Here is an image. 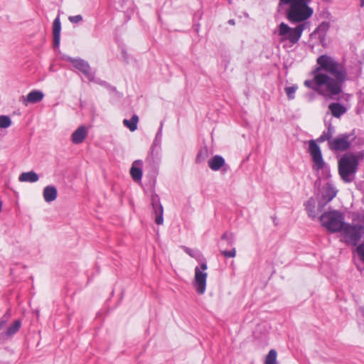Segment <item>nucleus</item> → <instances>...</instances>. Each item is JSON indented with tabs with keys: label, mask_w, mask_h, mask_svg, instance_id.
<instances>
[{
	"label": "nucleus",
	"mask_w": 364,
	"mask_h": 364,
	"mask_svg": "<svg viewBox=\"0 0 364 364\" xmlns=\"http://www.w3.org/2000/svg\"><path fill=\"white\" fill-rule=\"evenodd\" d=\"M316 63L318 66L312 71L313 79L305 80L304 85L321 95L333 99L335 95L342 92L346 70L343 65L326 54L318 57Z\"/></svg>",
	"instance_id": "f257e3e1"
},
{
	"label": "nucleus",
	"mask_w": 364,
	"mask_h": 364,
	"mask_svg": "<svg viewBox=\"0 0 364 364\" xmlns=\"http://www.w3.org/2000/svg\"><path fill=\"white\" fill-rule=\"evenodd\" d=\"M310 0H279V6H289L286 11V18L292 23H301L310 18L313 9L308 4Z\"/></svg>",
	"instance_id": "f03ea898"
},
{
	"label": "nucleus",
	"mask_w": 364,
	"mask_h": 364,
	"mask_svg": "<svg viewBox=\"0 0 364 364\" xmlns=\"http://www.w3.org/2000/svg\"><path fill=\"white\" fill-rule=\"evenodd\" d=\"M358 168V163L356 161L353 153L345 154L338 160V173L345 183H351L354 181Z\"/></svg>",
	"instance_id": "7ed1b4c3"
},
{
	"label": "nucleus",
	"mask_w": 364,
	"mask_h": 364,
	"mask_svg": "<svg viewBox=\"0 0 364 364\" xmlns=\"http://www.w3.org/2000/svg\"><path fill=\"white\" fill-rule=\"evenodd\" d=\"M319 220L321 225L331 232H341L346 224L343 213L337 210L323 213Z\"/></svg>",
	"instance_id": "20e7f679"
},
{
	"label": "nucleus",
	"mask_w": 364,
	"mask_h": 364,
	"mask_svg": "<svg viewBox=\"0 0 364 364\" xmlns=\"http://www.w3.org/2000/svg\"><path fill=\"white\" fill-rule=\"evenodd\" d=\"M306 23H300L295 28L289 27L287 23L282 22L278 26V35L282 41H289L291 43H296L301 37Z\"/></svg>",
	"instance_id": "39448f33"
},
{
	"label": "nucleus",
	"mask_w": 364,
	"mask_h": 364,
	"mask_svg": "<svg viewBox=\"0 0 364 364\" xmlns=\"http://www.w3.org/2000/svg\"><path fill=\"white\" fill-rule=\"evenodd\" d=\"M355 139L354 132L341 134L329 141V149L335 151H344L348 149Z\"/></svg>",
	"instance_id": "423d86ee"
},
{
	"label": "nucleus",
	"mask_w": 364,
	"mask_h": 364,
	"mask_svg": "<svg viewBox=\"0 0 364 364\" xmlns=\"http://www.w3.org/2000/svg\"><path fill=\"white\" fill-rule=\"evenodd\" d=\"M208 269L206 262H203L200 267L195 268L194 287L198 294H203L206 289V279L208 274L205 272Z\"/></svg>",
	"instance_id": "0eeeda50"
},
{
	"label": "nucleus",
	"mask_w": 364,
	"mask_h": 364,
	"mask_svg": "<svg viewBox=\"0 0 364 364\" xmlns=\"http://www.w3.org/2000/svg\"><path fill=\"white\" fill-rule=\"evenodd\" d=\"M309 152L314 162L313 168L316 171L323 169L325 166V162L322 156L321 149L314 140H310L309 141Z\"/></svg>",
	"instance_id": "6e6552de"
},
{
	"label": "nucleus",
	"mask_w": 364,
	"mask_h": 364,
	"mask_svg": "<svg viewBox=\"0 0 364 364\" xmlns=\"http://www.w3.org/2000/svg\"><path fill=\"white\" fill-rule=\"evenodd\" d=\"M65 60L71 63L73 66L80 71L89 81H95V74L92 72V69L89 63L82 58H74L70 56H67Z\"/></svg>",
	"instance_id": "1a4fd4ad"
},
{
	"label": "nucleus",
	"mask_w": 364,
	"mask_h": 364,
	"mask_svg": "<svg viewBox=\"0 0 364 364\" xmlns=\"http://www.w3.org/2000/svg\"><path fill=\"white\" fill-rule=\"evenodd\" d=\"M162 128H163V123H161V126L155 136L154 140L153 141V144L151 147V151L147 156L146 161L149 163H154L156 162V160L158 159L159 151H160V145L161 143V138H162Z\"/></svg>",
	"instance_id": "9d476101"
},
{
	"label": "nucleus",
	"mask_w": 364,
	"mask_h": 364,
	"mask_svg": "<svg viewBox=\"0 0 364 364\" xmlns=\"http://www.w3.org/2000/svg\"><path fill=\"white\" fill-rule=\"evenodd\" d=\"M337 192V190L332 184L327 183L323 186L321 197L318 200L320 201V206L325 207L336 196Z\"/></svg>",
	"instance_id": "9b49d317"
},
{
	"label": "nucleus",
	"mask_w": 364,
	"mask_h": 364,
	"mask_svg": "<svg viewBox=\"0 0 364 364\" xmlns=\"http://www.w3.org/2000/svg\"><path fill=\"white\" fill-rule=\"evenodd\" d=\"M151 205L153 213L155 215V222L157 225H162L164 223V208L160 203L159 197L158 195L151 196Z\"/></svg>",
	"instance_id": "f8f14e48"
},
{
	"label": "nucleus",
	"mask_w": 364,
	"mask_h": 364,
	"mask_svg": "<svg viewBox=\"0 0 364 364\" xmlns=\"http://www.w3.org/2000/svg\"><path fill=\"white\" fill-rule=\"evenodd\" d=\"M304 205L308 216L312 219L316 218L318 213L322 212L324 208V207L320 206L319 200L318 201V204L316 205V199L313 197L309 198L308 200L305 203Z\"/></svg>",
	"instance_id": "ddd939ff"
},
{
	"label": "nucleus",
	"mask_w": 364,
	"mask_h": 364,
	"mask_svg": "<svg viewBox=\"0 0 364 364\" xmlns=\"http://www.w3.org/2000/svg\"><path fill=\"white\" fill-rule=\"evenodd\" d=\"M60 31H61V23L60 16H58L53 21V46L54 48H57L60 46Z\"/></svg>",
	"instance_id": "4468645a"
},
{
	"label": "nucleus",
	"mask_w": 364,
	"mask_h": 364,
	"mask_svg": "<svg viewBox=\"0 0 364 364\" xmlns=\"http://www.w3.org/2000/svg\"><path fill=\"white\" fill-rule=\"evenodd\" d=\"M44 97L43 93L40 90H33L25 97L22 96L23 103L27 106L28 104H36L41 102Z\"/></svg>",
	"instance_id": "2eb2a0df"
},
{
	"label": "nucleus",
	"mask_w": 364,
	"mask_h": 364,
	"mask_svg": "<svg viewBox=\"0 0 364 364\" xmlns=\"http://www.w3.org/2000/svg\"><path fill=\"white\" fill-rule=\"evenodd\" d=\"M88 134L87 128L80 126L71 135V141L75 144H79L84 141Z\"/></svg>",
	"instance_id": "dca6fc26"
},
{
	"label": "nucleus",
	"mask_w": 364,
	"mask_h": 364,
	"mask_svg": "<svg viewBox=\"0 0 364 364\" xmlns=\"http://www.w3.org/2000/svg\"><path fill=\"white\" fill-rule=\"evenodd\" d=\"M143 161L141 160H136L133 162L130 168V174L134 181H138L141 179Z\"/></svg>",
	"instance_id": "f3484780"
},
{
	"label": "nucleus",
	"mask_w": 364,
	"mask_h": 364,
	"mask_svg": "<svg viewBox=\"0 0 364 364\" xmlns=\"http://www.w3.org/2000/svg\"><path fill=\"white\" fill-rule=\"evenodd\" d=\"M43 196L46 202H53L58 196L57 188L54 186H47L43 189Z\"/></svg>",
	"instance_id": "a211bd4d"
},
{
	"label": "nucleus",
	"mask_w": 364,
	"mask_h": 364,
	"mask_svg": "<svg viewBox=\"0 0 364 364\" xmlns=\"http://www.w3.org/2000/svg\"><path fill=\"white\" fill-rule=\"evenodd\" d=\"M328 109L331 111V114L336 118H340L347 112V108L338 102L331 103L328 105Z\"/></svg>",
	"instance_id": "6ab92c4d"
},
{
	"label": "nucleus",
	"mask_w": 364,
	"mask_h": 364,
	"mask_svg": "<svg viewBox=\"0 0 364 364\" xmlns=\"http://www.w3.org/2000/svg\"><path fill=\"white\" fill-rule=\"evenodd\" d=\"M225 164L223 156L215 155L208 161V166L213 171H217L220 170Z\"/></svg>",
	"instance_id": "aec40b11"
},
{
	"label": "nucleus",
	"mask_w": 364,
	"mask_h": 364,
	"mask_svg": "<svg viewBox=\"0 0 364 364\" xmlns=\"http://www.w3.org/2000/svg\"><path fill=\"white\" fill-rule=\"evenodd\" d=\"M38 175L33 171L23 172L18 177V180L21 182L35 183L38 181Z\"/></svg>",
	"instance_id": "412c9836"
},
{
	"label": "nucleus",
	"mask_w": 364,
	"mask_h": 364,
	"mask_svg": "<svg viewBox=\"0 0 364 364\" xmlns=\"http://www.w3.org/2000/svg\"><path fill=\"white\" fill-rule=\"evenodd\" d=\"M335 132L334 127L329 124L327 128V131H324L322 134L318 138L317 141L318 142H323L325 141H328V144L329 145V141H331L333 138H332L333 134Z\"/></svg>",
	"instance_id": "4be33fe9"
},
{
	"label": "nucleus",
	"mask_w": 364,
	"mask_h": 364,
	"mask_svg": "<svg viewBox=\"0 0 364 364\" xmlns=\"http://www.w3.org/2000/svg\"><path fill=\"white\" fill-rule=\"evenodd\" d=\"M138 122L139 117L136 114H134L130 119H124L123 120V124L131 132H134L137 129Z\"/></svg>",
	"instance_id": "5701e85b"
},
{
	"label": "nucleus",
	"mask_w": 364,
	"mask_h": 364,
	"mask_svg": "<svg viewBox=\"0 0 364 364\" xmlns=\"http://www.w3.org/2000/svg\"><path fill=\"white\" fill-rule=\"evenodd\" d=\"M21 326V321L16 320L11 326H9L5 331V335L8 337H11L15 335Z\"/></svg>",
	"instance_id": "b1692460"
},
{
	"label": "nucleus",
	"mask_w": 364,
	"mask_h": 364,
	"mask_svg": "<svg viewBox=\"0 0 364 364\" xmlns=\"http://www.w3.org/2000/svg\"><path fill=\"white\" fill-rule=\"evenodd\" d=\"M277 357V353L276 350L271 349L265 358L264 364H278Z\"/></svg>",
	"instance_id": "393cba45"
},
{
	"label": "nucleus",
	"mask_w": 364,
	"mask_h": 364,
	"mask_svg": "<svg viewBox=\"0 0 364 364\" xmlns=\"http://www.w3.org/2000/svg\"><path fill=\"white\" fill-rule=\"evenodd\" d=\"M298 89V87L296 85L286 87L284 88L285 93L287 96V98L289 100H294L295 97V92L296 90Z\"/></svg>",
	"instance_id": "a878e982"
},
{
	"label": "nucleus",
	"mask_w": 364,
	"mask_h": 364,
	"mask_svg": "<svg viewBox=\"0 0 364 364\" xmlns=\"http://www.w3.org/2000/svg\"><path fill=\"white\" fill-rule=\"evenodd\" d=\"M11 120L9 116L1 115L0 116V128L6 129L11 126Z\"/></svg>",
	"instance_id": "bb28decb"
},
{
	"label": "nucleus",
	"mask_w": 364,
	"mask_h": 364,
	"mask_svg": "<svg viewBox=\"0 0 364 364\" xmlns=\"http://www.w3.org/2000/svg\"><path fill=\"white\" fill-rule=\"evenodd\" d=\"M207 156H208L207 150H205V149L200 150L196 156V162L197 164L203 163L205 160Z\"/></svg>",
	"instance_id": "cd10ccee"
},
{
	"label": "nucleus",
	"mask_w": 364,
	"mask_h": 364,
	"mask_svg": "<svg viewBox=\"0 0 364 364\" xmlns=\"http://www.w3.org/2000/svg\"><path fill=\"white\" fill-rule=\"evenodd\" d=\"M221 239L226 240L229 245H232L234 243V236L232 233L224 232L221 236Z\"/></svg>",
	"instance_id": "c85d7f7f"
},
{
	"label": "nucleus",
	"mask_w": 364,
	"mask_h": 364,
	"mask_svg": "<svg viewBox=\"0 0 364 364\" xmlns=\"http://www.w3.org/2000/svg\"><path fill=\"white\" fill-rule=\"evenodd\" d=\"M220 253L227 258H232L235 257L236 250L234 247L230 250H221Z\"/></svg>",
	"instance_id": "c756f323"
},
{
	"label": "nucleus",
	"mask_w": 364,
	"mask_h": 364,
	"mask_svg": "<svg viewBox=\"0 0 364 364\" xmlns=\"http://www.w3.org/2000/svg\"><path fill=\"white\" fill-rule=\"evenodd\" d=\"M356 252L358 255L360 259L364 262V242L359 245L356 248Z\"/></svg>",
	"instance_id": "7c9ffc66"
},
{
	"label": "nucleus",
	"mask_w": 364,
	"mask_h": 364,
	"mask_svg": "<svg viewBox=\"0 0 364 364\" xmlns=\"http://www.w3.org/2000/svg\"><path fill=\"white\" fill-rule=\"evenodd\" d=\"M70 22L73 23H77L82 21V16L81 15L70 16L68 17Z\"/></svg>",
	"instance_id": "2f4dec72"
},
{
	"label": "nucleus",
	"mask_w": 364,
	"mask_h": 364,
	"mask_svg": "<svg viewBox=\"0 0 364 364\" xmlns=\"http://www.w3.org/2000/svg\"><path fill=\"white\" fill-rule=\"evenodd\" d=\"M356 161L359 164V161L364 159V151H359L357 154H354Z\"/></svg>",
	"instance_id": "473e14b6"
},
{
	"label": "nucleus",
	"mask_w": 364,
	"mask_h": 364,
	"mask_svg": "<svg viewBox=\"0 0 364 364\" xmlns=\"http://www.w3.org/2000/svg\"><path fill=\"white\" fill-rule=\"evenodd\" d=\"M183 250L185 251V252L186 254H188V255H190L192 257H196V255L194 254V251L193 250H191L189 247H185V246L183 247Z\"/></svg>",
	"instance_id": "72a5a7b5"
},
{
	"label": "nucleus",
	"mask_w": 364,
	"mask_h": 364,
	"mask_svg": "<svg viewBox=\"0 0 364 364\" xmlns=\"http://www.w3.org/2000/svg\"><path fill=\"white\" fill-rule=\"evenodd\" d=\"M11 316V311L10 310H8L5 314L0 318V321H5V324L7 323L9 318H10Z\"/></svg>",
	"instance_id": "f704fd0d"
},
{
	"label": "nucleus",
	"mask_w": 364,
	"mask_h": 364,
	"mask_svg": "<svg viewBox=\"0 0 364 364\" xmlns=\"http://www.w3.org/2000/svg\"><path fill=\"white\" fill-rule=\"evenodd\" d=\"M96 82L101 85H107V83L105 81H102L100 80H97Z\"/></svg>",
	"instance_id": "c9c22d12"
},
{
	"label": "nucleus",
	"mask_w": 364,
	"mask_h": 364,
	"mask_svg": "<svg viewBox=\"0 0 364 364\" xmlns=\"http://www.w3.org/2000/svg\"><path fill=\"white\" fill-rule=\"evenodd\" d=\"M5 326V321H0V330Z\"/></svg>",
	"instance_id": "e433bc0d"
},
{
	"label": "nucleus",
	"mask_w": 364,
	"mask_h": 364,
	"mask_svg": "<svg viewBox=\"0 0 364 364\" xmlns=\"http://www.w3.org/2000/svg\"><path fill=\"white\" fill-rule=\"evenodd\" d=\"M228 23L230 25H235V20L234 19H230Z\"/></svg>",
	"instance_id": "4c0bfd02"
},
{
	"label": "nucleus",
	"mask_w": 364,
	"mask_h": 364,
	"mask_svg": "<svg viewBox=\"0 0 364 364\" xmlns=\"http://www.w3.org/2000/svg\"><path fill=\"white\" fill-rule=\"evenodd\" d=\"M323 26L327 28L328 24L322 23L321 25H320L319 28H322Z\"/></svg>",
	"instance_id": "58836bf2"
},
{
	"label": "nucleus",
	"mask_w": 364,
	"mask_h": 364,
	"mask_svg": "<svg viewBox=\"0 0 364 364\" xmlns=\"http://www.w3.org/2000/svg\"><path fill=\"white\" fill-rule=\"evenodd\" d=\"M122 54H123V55H124V58H125V59H127V56H126L127 53H126L124 50H123V51H122Z\"/></svg>",
	"instance_id": "ea45409f"
},
{
	"label": "nucleus",
	"mask_w": 364,
	"mask_h": 364,
	"mask_svg": "<svg viewBox=\"0 0 364 364\" xmlns=\"http://www.w3.org/2000/svg\"><path fill=\"white\" fill-rule=\"evenodd\" d=\"M360 6H361L362 7H363V6H364V0H360Z\"/></svg>",
	"instance_id": "a19ab883"
},
{
	"label": "nucleus",
	"mask_w": 364,
	"mask_h": 364,
	"mask_svg": "<svg viewBox=\"0 0 364 364\" xmlns=\"http://www.w3.org/2000/svg\"><path fill=\"white\" fill-rule=\"evenodd\" d=\"M1 208H2V203H1V201H0V212L1 211Z\"/></svg>",
	"instance_id": "79ce46f5"
}]
</instances>
